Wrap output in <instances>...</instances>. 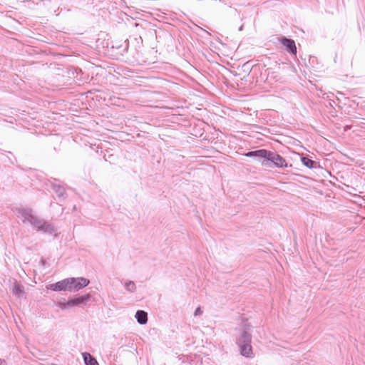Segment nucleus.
<instances>
[{
    "instance_id": "f257e3e1",
    "label": "nucleus",
    "mask_w": 365,
    "mask_h": 365,
    "mask_svg": "<svg viewBox=\"0 0 365 365\" xmlns=\"http://www.w3.org/2000/svg\"><path fill=\"white\" fill-rule=\"evenodd\" d=\"M245 156L249 158H255L257 160L263 159L262 164L268 165V162L273 164L277 168H287L288 164L286 160L276 152H272L265 149H259L254 151H250L244 154Z\"/></svg>"
},
{
    "instance_id": "f03ea898",
    "label": "nucleus",
    "mask_w": 365,
    "mask_h": 365,
    "mask_svg": "<svg viewBox=\"0 0 365 365\" xmlns=\"http://www.w3.org/2000/svg\"><path fill=\"white\" fill-rule=\"evenodd\" d=\"M251 343V334L247 331H242L237 340V344L240 347V351L242 356L247 358L252 357L253 353Z\"/></svg>"
},
{
    "instance_id": "7ed1b4c3",
    "label": "nucleus",
    "mask_w": 365,
    "mask_h": 365,
    "mask_svg": "<svg viewBox=\"0 0 365 365\" xmlns=\"http://www.w3.org/2000/svg\"><path fill=\"white\" fill-rule=\"evenodd\" d=\"M19 213L23 217V222H28L33 225L37 231L38 230V227H41L44 222L43 219L33 215L31 209H21Z\"/></svg>"
},
{
    "instance_id": "20e7f679",
    "label": "nucleus",
    "mask_w": 365,
    "mask_h": 365,
    "mask_svg": "<svg viewBox=\"0 0 365 365\" xmlns=\"http://www.w3.org/2000/svg\"><path fill=\"white\" fill-rule=\"evenodd\" d=\"M68 281V287H69L68 292H77L86 286H88L90 283L89 279L84 277H77V278H67Z\"/></svg>"
},
{
    "instance_id": "39448f33",
    "label": "nucleus",
    "mask_w": 365,
    "mask_h": 365,
    "mask_svg": "<svg viewBox=\"0 0 365 365\" xmlns=\"http://www.w3.org/2000/svg\"><path fill=\"white\" fill-rule=\"evenodd\" d=\"M91 295L90 294H87L83 296H79L78 297L71 299L66 302H61L60 307L61 309H67L76 306H78L81 304H86V302L91 299Z\"/></svg>"
},
{
    "instance_id": "423d86ee",
    "label": "nucleus",
    "mask_w": 365,
    "mask_h": 365,
    "mask_svg": "<svg viewBox=\"0 0 365 365\" xmlns=\"http://www.w3.org/2000/svg\"><path fill=\"white\" fill-rule=\"evenodd\" d=\"M279 41L286 48L287 52L293 55L297 54V47L295 41L293 39L287 38L284 36L279 38Z\"/></svg>"
},
{
    "instance_id": "0eeeda50",
    "label": "nucleus",
    "mask_w": 365,
    "mask_h": 365,
    "mask_svg": "<svg viewBox=\"0 0 365 365\" xmlns=\"http://www.w3.org/2000/svg\"><path fill=\"white\" fill-rule=\"evenodd\" d=\"M48 289H50L55 292H60V291H68L69 289V287H68V281L66 279H63L61 281H59L54 284H49V287Z\"/></svg>"
},
{
    "instance_id": "6e6552de",
    "label": "nucleus",
    "mask_w": 365,
    "mask_h": 365,
    "mask_svg": "<svg viewBox=\"0 0 365 365\" xmlns=\"http://www.w3.org/2000/svg\"><path fill=\"white\" fill-rule=\"evenodd\" d=\"M38 231H42L43 232L48 235H52L55 232L54 226L46 221L43 222L41 227H38Z\"/></svg>"
},
{
    "instance_id": "1a4fd4ad",
    "label": "nucleus",
    "mask_w": 365,
    "mask_h": 365,
    "mask_svg": "<svg viewBox=\"0 0 365 365\" xmlns=\"http://www.w3.org/2000/svg\"><path fill=\"white\" fill-rule=\"evenodd\" d=\"M135 317L140 324H145L148 322V314L143 310H138Z\"/></svg>"
},
{
    "instance_id": "9d476101",
    "label": "nucleus",
    "mask_w": 365,
    "mask_h": 365,
    "mask_svg": "<svg viewBox=\"0 0 365 365\" xmlns=\"http://www.w3.org/2000/svg\"><path fill=\"white\" fill-rule=\"evenodd\" d=\"M83 358L86 365H99L96 359L88 352L83 353Z\"/></svg>"
},
{
    "instance_id": "9b49d317",
    "label": "nucleus",
    "mask_w": 365,
    "mask_h": 365,
    "mask_svg": "<svg viewBox=\"0 0 365 365\" xmlns=\"http://www.w3.org/2000/svg\"><path fill=\"white\" fill-rule=\"evenodd\" d=\"M52 188L59 198L64 199L66 197V190L63 186L53 183L52 184Z\"/></svg>"
},
{
    "instance_id": "f8f14e48",
    "label": "nucleus",
    "mask_w": 365,
    "mask_h": 365,
    "mask_svg": "<svg viewBox=\"0 0 365 365\" xmlns=\"http://www.w3.org/2000/svg\"><path fill=\"white\" fill-rule=\"evenodd\" d=\"M301 161L302 164L307 167L308 168H316L317 162L312 160V159L307 157H302L301 158Z\"/></svg>"
},
{
    "instance_id": "ddd939ff",
    "label": "nucleus",
    "mask_w": 365,
    "mask_h": 365,
    "mask_svg": "<svg viewBox=\"0 0 365 365\" xmlns=\"http://www.w3.org/2000/svg\"><path fill=\"white\" fill-rule=\"evenodd\" d=\"M12 293L14 296L19 298H21L24 294V289L19 284H15L13 288Z\"/></svg>"
},
{
    "instance_id": "4468645a",
    "label": "nucleus",
    "mask_w": 365,
    "mask_h": 365,
    "mask_svg": "<svg viewBox=\"0 0 365 365\" xmlns=\"http://www.w3.org/2000/svg\"><path fill=\"white\" fill-rule=\"evenodd\" d=\"M241 326H242V328L243 329L242 331H247L248 333H250L252 326L248 322L247 319H242V324H241Z\"/></svg>"
},
{
    "instance_id": "2eb2a0df",
    "label": "nucleus",
    "mask_w": 365,
    "mask_h": 365,
    "mask_svg": "<svg viewBox=\"0 0 365 365\" xmlns=\"http://www.w3.org/2000/svg\"><path fill=\"white\" fill-rule=\"evenodd\" d=\"M125 288L127 291L130 292H135L136 290V286L134 282L128 281L125 284Z\"/></svg>"
},
{
    "instance_id": "dca6fc26",
    "label": "nucleus",
    "mask_w": 365,
    "mask_h": 365,
    "mask_svg": "<svg viewBox=\"0 0 365 365\" xmlns=\"http://www.w3.org/2000/svg\"><path fill=\"white\" fill-rule=\"evenodd\" d=\"M202 314V311L200 308V307H198L196 308L195 311V313H194V316H198V315H201Z\"/></svg>"
},
{
    "instance_id": "f3484780",
    "label": "nucleus",
    "mask_w": 365,
    "mask_h": 365,
    "mask_svg": "<svg viewBox=\"0 0 365 365\" xmlns=\"http://www.w3.org/2000/svg\"><path fill=\"white\" fill-rule=\"evenodd\" d=\"M0 365H7V363L4 359H0Z\"/></svg>"
},
{
    "instance_id": "a211bd4d",
    "label": "nucleus",
    "mask_w": 365,
    "mask_h": 365,
    "mask_svg": "<svg viewBox=\"0 0 365 365\" xmlns=\"http://www.w3.org/2000/svg\"><path fill=\"white\" fill-rule=\"evenodd\" d=\"M128 48V43H126L125 46V48L123 49L121 53L123 54V53L126 52Z\"/></svg>"
},
{
    "instance_id": "6ab92c4d",
    "label": "nucleus",
    "mask_w": 365,
    "mask_h": 365,
    "mask_svg": "<svg viewBox=\"0 0 365 365\" xmlns=\"http://www.w3.org/2000/svg\"><path fill=\"white\" fill-rule=\"evenodd\" d=\"M349 126H346V127L344 128V130L346 131V130H347V129H349Z\"/></svg>"
}]
</instances>
